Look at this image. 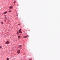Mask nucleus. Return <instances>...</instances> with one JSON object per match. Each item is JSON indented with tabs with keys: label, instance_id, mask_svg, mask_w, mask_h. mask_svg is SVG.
Instances as JSON below:
<instances>
[{
	"label": "nucleus",
	"instance_id": "nucleus-1",
	"mask_svg": "<svg viewBox=\"0 0 60 60\" xmlns=\"http://www.w3.org/2000/svg\"><path fill=\"white\" fill-rule=\"evenodd\" d=\"M6 44H9V41H8L6 42Z\"/></svg>",
	"mask_w": 60,
	"mask_h": 60
},
{
	"label": "nucleus",
	"instance_id": "nucleus-2",
	"mask_svg": "<svg viewBox=\"0 0 60 60\" xmlns=\"http://www.w3.org/2000/svg\"><path fill=\"white\" fill-rule=\"evenodd\" d=\"M20 50H18L17 51V53L18 54H19V53H20Z\"/></svg>",
	"mask_w": 60,
	"mask_h": 60
},
{
	"label": "nucleus",
	"instance_id": "nucleus-3",
	"mask_svg": "<svg viewBox=\"0 0 60 60\" xmlns=\"http://www.w3.org/2000/svg\"><path fill=\"white\" fill-rule=\"evenodd\" d=\"M21 29H20L19 30V32L20 33H22V32H21Z\"/></svg>",
	"mask_w": 60,
	"mask_h": 60
},
{
	"label": "nucleus",
	"instance_id": "nucleus-4",
	"mask_svg": "<svg viewBox=\"0 0 60 60\" xmlns=\"http://www.w3.org/2000/svg\"><path fill=\"white\" fill-rule=\"evenodd\" d=\"M7 12V11H6V12H5L3 14H6Z\"/></svg>",
	"mask_w": 60,
	"mask_h": 60
},
{
	"label": "nucleus",
	"instance_id": "nucleus-5",
	"mask_svg": "<svg viewBox=\"0 0 60 60\" xmlns=\"http://www.w3.org/2000/svg\"><path fill=\"white\" fill-rule=\"evenodd\" d=\"M9 8H10V9H12V7L11 6H10Z\"/></svg>",
	"mask_w": 60,
	"mask_h": 60
},
{
	"label": "nucleus",
	"instance_id": "nucleus-6",
	"mask_svg": "<svg viewBox=\"0 0 60 60\" xmlns=\"http://www.w3.org/2000/svg\"><path fill=\"white\" fill-rule=\"evenodd\" d=\"M16 1H14V4H16Z\"/></svg>",
	"mask_w": 60,
	"mask_h": 60
},
{
	"label": "nucleus",
	"instance_id": "nucleus-7",
	"mask_svg": "<svg viewBox=\"0 0 60 60\" xmlns=\"http://www.w3.org/2000/svg\"><path fill=\"white\" fill-rule=\"evenodd\" d=\"M9 59H9V58H7V60H9Z\"/></svg>",
	"mask_w": 60,
	"mask_h": 60
},
{
	"label": "nucleus",
	"instance_id": "nucleus-8",
	"mask_svg": "<svg viewBox=\"0 0 60 60\" xmlns=\"http://www.w3.org/2000/svg\"><path fill=\"white\" fill-rule=\"evenodd\" d=\"M21 45H20L19 46V48H21Z\"/></svg>",
	"mask_w": 60,
	"mask_h": 60
},
{
	"label": "nucleus",
	"instance_id": "nucleus-9",
	"mask_svg": "<svg viewBox=\"0 0 60 60\" xmlns=\"http://www.w3.org/2000/svg\"><path fill=\"white\" fill-rule=\"evenodd\" d=\"M26 38H27V37H28V35H26Z\"/></svg>",
	"mask_w": 60,
	"mask_h": 60
},
{
	"label": "nucleus",
	"instance_id": "nucleus-10",
	"mask_svg": "<svg viewBox=\"0 0 60 60\" xmlns=\"http://www.w3.org/2000/svg\"><path fill=\"white\" fill-rule=\"evenodd\" d=\"M23 38H26V36L23 37Z\"/></svg>",
	"mask_w": 60,
	"mask_h": 60
},
{
	"label": "nucleus",
	"instance_id": "nucleus-11",
	"mask_svg": "<svg viewBox=\"0 0 60 60\" xmlns=\"http://www.w3.org/2000/svg\"><path fill=\"white\" fill-rule=\"evenodd\" d=\"M2 46H0V49H2Z\"/></svg>",
	"mask_w": 60,
	"mask_h": 60
},
{
	"label": "nucleus",
	"instance_id": "nucleus-12",
	"mask_svg": "<svg viewBox=\"0 0 60 60\" xmlns=\"http://www.w3.org/2000/svg\"><path fill=\"white\" fill-rule=\"evenodd\" d=\"M1 23L2 24H3V22H1Z\"/></svg>",
	"mask_w": 60,
	"mask_h": 60
},
{
	"label": "nucleus",
	"instance_id": "nucleus-13",
	"mask_svg": "<svg viewBox=\"0 0 60 60\" xmlns=\"http://www.w3.org/2000/svg\"><path fill=\"white\" fill-rule=\"evenodd\" d=\"M18 37L19 38H20V36H18Z\"/></svg>",
	"mask_w": 60,
	"mask_h": 60
},
{
	"label": "nucleus",
	"instance_id": "nucleus-14",
	"mask_svg": "<svg viewBox=\"0 0 60 60\" xmlns=\"http://www.w3.org/2000/svg\"><path fill=\"white\" fill-rule=\"evenodd\" d=\"M29 60H32L31 59H30Z\"/></svg>",
	"mask_w": 60,
	"mask_h": 60
},
{
	"label": "nucleus",
	"instance_id": "nucleus-15",
	"mask_svg": "<svg viewBox=\"0 0 60 60\" xmlns=\"http://www.w3.org/2000/svg\"><path fill=\"white\" fill-rule=\"evenodd\" d=\"M11 10L9 11V12H11Z\"/></svg>",
	"mask_w": 60,
	"mask_h": 60
},
{
	"label": "nucleus",
	"instance_id": "nucleus-16",
	"mask_svg": "<svg viewBox=\"0 0 60 60\" xmlns=\"http://www.w3.org/2000/svg\"><path fill=\"white\" fill-rule=\"evenodd\" d=\"M18 25H19V24H18Z\"/></svg>",
	"mask_w": 60,
	"mask_h": 60
},
{
	"label": "nucleus",
	"instance_id": "nucleus-17",
	"mask_svg": "<svg viewBox=\"0 0 60 60\" xmlns=\"http://www.w3.org/2000/svg\"><path fill=\"white\" fill-rule=\"evenodd\" d=\"M5 18H6V17L5 16Z\"/></svg>",
	"mask_w": 60,
	"mask_h": 60
},
{
	"label": "nucleus",
	"instance_id": "nucleus-18",
	"mask_svg": "<svg viewBox=\"0 0 60 60\" xmlns=\"http://www.w3.org/2000/svg\"><path fill=\"white\" fill-rule=\"evenodd\" d=\"M17 16H18V15H17Z\"/></svg>",
	"mask_w": 60,
	"mask_h": 60
}]
</instances>
